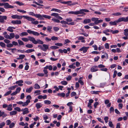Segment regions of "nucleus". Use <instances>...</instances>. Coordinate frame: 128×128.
<instances>
[{"mask_svg": "<svg viewBox=\"0 0 128 128\" xmlns=\"http://www.w3.org/2000/svg\"><path fill=\"white\" fill-rule=\"evenodd\" d=\"M47 98V96L45 95L44 96L40 95L38 97V98L39 99L43 98V99H45Z\"/></svg>", "mask_w": 128, "mask_h": 128, "instance_id": "nucleus-20", "label": "nucleus"}, {"mask_svg": "<svg viewBox=\"0 0 128 128\" xmlns=\"http://www.w3.org/2000/svg\"><path fill=\"white\" fill-rule=\"evenodd\" d=\"M27 31L29 34H32L33 35L36 36H38L40 35V34L38 32L30 30H28Z\"/></svg>", "mask_w": 128, "mask_h": 128, "instance_id": "nucleus-6", "label": "nucleus"}, {"mask_svg": "<svg viewBox=\"0 0 128 128\" xmlns=\"http://www.w3.org/2000/svg\"><path fill=\"white\" fill-rule=\"evenodd\" d=\"M34 49H30L25 51V52L27 53H30L34 52Z\"/></svg>", "mask_w": 128, "mask_h": 128, "instance_id": "nucleus-29", "label": "nucleus"}, {"mask_svg": "<svg viewBox=\"0 0 128 128\" xmlns=\"http://www.w3.org/2000/svg\"><path fill=\"white\" fill-rule=\"evenodd\" d=\"M119 22L123 21L124 22H128V16L126 17H122L118 19Z\"/></svg>", "mask_w": 128, "mask_h": 128, "instance_id": "nucleus-7", "label": "nucleus"}, {"mask_svg": "<svg viewBox=\"0 0 128 128\" xmlns=\"http://www.w3.org/2000/svg\"><path fill=\"white\" fill-rule=\"evenodd\" d=\"M15 2L16 4H17L20 6L24 4L22 3V2H20L19 1H16Z\"/></svg>", "mask_w": 128, "mask_h": 128, "instance_id": "nucleus-42", "label": "nucleus"}, {"mask_svg": "<svg viewBox=\"0 0 128 128\" xmlns=\"http://www.w3.org/2000/svg\"><path fill=\"white\" fill-rule=\"evenodd\" d=\"M108 124L110 128H113V127L114 128V126L113 125V124H112V122H109Z\"/></svg>", "mask_w": 128, "mask_h": 128, "instance_id": "nucleus-45", "label": "nucleus"}, {"mask_svg": "<svg viewBox=\"0 0 128 128\" xmlns=\"http://www.w3.org/2000/svg\"><path fill=\"white\" fill-rule=\"evenodd\" d=\"M6 124L7 125H9L11 123V121L10 120H7L6 122Z\"/></svg>", "mask_w": 128, "mask_h": 128, "instance_id": "nucleus-62", "label": "nucleus"}, {"mask_svg": "<svg viewBox=\"0 0 128 128\" xmlns=\"http://www.w3.org/2000/svg\"><path fill=\"white\" fill-rule=\"evenodd\" d=\"M117 73V72L116 70H115L114 71L113 76V78H115L116 77Z\"/></svg>", "mask_w": 128, "mask_h": 128, "instance_id": "nucleus-59", "label": "nucleus"}, {"mask_svg": "<svg viewBox=\"0 0 128 128\" xmlns=\"http://www.w3.org/2000/svg\"><path fill=\"white\" fill-rule=\"evenodd\" d=\"M53 29L55 32H56L59 30V28L57 27H54Z\"/></svg>", "mask_w": 128, "mask_h": 128, "instance_id": "nucleus-63", "label": "nucleus"}, {"mask_svg": "<svg viewBox=\"0 0 128 128\" xmlns=\"http://www.w3.org/2000/svg\"><path fill=\"white\" fill-rule=\"evenodd\" d=\"M45 69H48L50 70H51L52 69V67L51 65L49 66H47L45 67Z\"/></svg>", "mask_w": 128, "mask_h": 128, "instance_id": "nucleus-28", "label": "nucleus"}, {"mask_svg": "<svg viewBox=\"0 0 128 128\" xmlns=\"http://www.w3.org/2000/svg\"><path fill=\"white\" fill-rule=\"evenodd\" d=\"M98 18H91V20L92 21H94L96 24H97L103 22L102 20H98Z\"/></svg>", "mask_w": 128, "mask_h": 128, "instance_id": "nucleus-3", "label": "nucleus"}, {"mask_svg": "<svg viewBox=\"0 0 128 128\" xmlns=\"http://www.w3.org/2000/svg\"><path fill=\"white\" fill-rule=\"evenodd\" d=\"M30 100H27L26 102H23L22 106H27L29 103L30 102Z\"/></svg>", "mask_w": 128, "mask_h": 128, "instance_id": "nucleus-21", "label": "nucleus"}, {"mask_svg": "<svg viewBox=\"0 0 128 128\" xmlns=\"http://www.w3.org/2000/svg\"><path fill=\"white\" fill-rule=\"evenodd\" d=\"M42 106V104L41 103L38 102L36 104V106L37 109H38L41 108Z\"/></svg>", "mask_w": 128, "mask_h": 128, "instance_id": "nucleus-19", "label": "nucleus"}, {"mask_svg": "<svg viewBox=\"0 0 128 128\" xmlns=\"http://www.w3.org/2000/svg\"><path fill=\"white\" fill-rule=\"evenodd\" d=\"M110 113H112V112H114V110L113 107H111L110 108Z\"/></svg>", "mask_w": 128, "mask_h": 128, "instance_id": "nucleus-47", "label": "nucleus"}, {"mask_svg": "<svg viewBox=\"0 0 128 128\" xmlns=\"http://www.w3.org/2000/svg\"><path fill=\"white\" fill-rule=\"evenodd\" d=\"M98 67L96 66L92 67L91 68V71L92 72H94L98 71Z\"/></svg>", "mask_w": 128, "mask_h": 128, "instance_id": "nucleus-13", "label": "nucleus"}, {"mask_svg": "<svg viewBox=\"0 0 128 128\" xmlns=\"http://www.w3.org/2000/svg\"><path fill=\"white\" fill-rule=\"evenodd\" d=\"M12 92V91L11 90H9L7 92H6L5 94H4V96H7L9 94H10Z\"/></svg>", "mask_w": 128, "mask_h": 128, "instance_id": "nucleus-48", "label": "nucleus"}, {"mask_svg": "<svg viewBox=\"0 0 128 128\" xmlns=\"http://www.w3.org/2000/svg\"><path fill=\"white\" fill-rule=\"evenodd\" d=\"M45 67L44 68V69L43 70V72L44 74H46L45 76L46 77H48V75L47 74L48 73V72L46 70L47 69H45Z\"/></svg>", "mask_w": 128, "mask_h": 128, "instance_id": "nucleus-25", "label": "nucleus"}, {"mask_svg": "<svg viewBox=\"0 0 128 128\" xmlns=\"http://www.w3.org/2000/svg\"><path fill=\"white\" fill-rule=\"evenodd\" d=\"M65 94L64 93L62 92V93H58L57 94L58 96L62 97H64L65 96Z\"/></svg>", "mask_w": 128, "mask_h": 128, "instance_id": "nucleus-23", "label": "nucleus"}, {"mask_svg": "<svg viewBox=\"0 0 128 128\" xmlns=\"http://www.w3.org/2000/svg\"><path fill=\"white\" fill-rule=\"evenodd\" d=\"M21 88L20 87H18L16 88V91H15L17 93H19L20 90H21Z\"/></svg>", "mask_w": 128, "mask_h": 128, "instance_id": "nucleus-50", "label": "nucleus"}, {"mask_svg": "<svg viewBox=\"0 0 128 128\" xmlns=\"http://www.w3.org/2000/svg\"><path fill=\"white\" fill-rule=\"evenodd\" d=\"M33 37L29 36L28 37V38H22V40L24 41L25 42H28L29 40H30V41L32 42V40H33Z\"/></svg>", "mask_w": 128, "mask_h": 128, "instance_id": "nucleus-8", "label": "nucleus"}, {"mask_svg": "<svg viewBox=\"0 0 128 128\" xmlns=\"http://www.w3.org/2000/svg\"><path fill=\"white\" fill-rule=\"evenodd\" d=\"M15 125V124L14 122H12L9 125L10 128H12Z\"/></svg>", "mask_w": 128, "mask_h": 128, "instance_id": "nucleus-51", "label": "nucleus"}, {"mask_svg": "<svg viewBox=\"0 0 128 128\" xmlns=\"http://www.w3.org/2000/svg\"><path fill=\"white\" fill-rule=\"evenodd\" d=\"M51 11H54L55 12H58L60 13L61 12V11L59 10L54 8H52L51 10Z\"/></svg>", "mask_w": 128, "mask_h": 128, "instance_id": "nucleus-36", "label": "nucleus"}, {"mask_svg": "<svg viewBox=\"0 0 128 128\" xmlns=\"http://www.w3.org/2000/svg\"><path fill=\"white\" fill-rule=\"evenodd\" d=\"M0 45L3 48H5L6 47V44L2 42H0Z\"/></svg>", "mask_w": 128, "mask_h": 128, "instance_id": "nucleus-44", "label": "nucleus"}, {"mask_svg": "<svg viewBox=\"0 0 128 128\" xmlns=\"http://www.w3.org/2000/svg\"><path fill=\"white\" fill-rule=\"evenodd\" d=\"M12 105L11 104H10L8 106L7 110L9 111H11L12 110Z\"/></svg>", "mask_w": 128, "mask_h": 128, "instance_id": "nucleus-30", "label": "nucleus"}, {"mask_svg": "<svg viewBox=\"0 0 128 128\" xmlns=\"http://www.w3.org/2000/svg\"><path fill=\"white\" fill-rule=\"evenodd\" d=\"M34 88L36 89H39L40 88V86L38 84H36L34 85Z\"/></svg>", "mask_w": 128, "mask_h": 128, "instance_id": "nucleus-38", "label": "nucleus"}, {"mask_svg": "<svg viewBox=\"0 0 128 128\" xmlns=\"http://www.w3.org/2000/svg\"><path fill=\"white\" fill-rule=\"evenodd\" d=\"M52 26H48L47 27V32L49 33L52 32Z\"/></svg>", "mask_w": 128, "mask_h": 128, "instance_id": "nucleus-17", "label": "nucleus"}, {"mask_svg": "<svg viewBox=\"0 0 128 128\" xmlns=\"http://www.w3.org/2000/svg\"><path fill=\"white\" fill-rule=\"evenodd\" d=\"M91 19H86L84 20L83 22V23L84 24L90 23L91 22Z\"/></svg>", "mask_w": 128, "mask_h": 128, "instance_id": "nucleus-18", "label": "nucleus"}, {"mask_svg": "<svg viewBox=\"0 0 128 128\" xmlns=\"http://www.w3.org/2000/svg\"><path fill=\"white\" fill-rule=\"evenodd\" d=\"M104 120L106 123H107L108 121V116H105L104 118Z\"/></svg>", "mask_w": 128, "mask_h": 128, "instance_id": "nucleus-54", "label": "nucleus"}, {"mask_svg": "<svg viewBox=\"0 0 128 128\" xmlns=\"http://www.w3.org/2000/svg\"><path fill=\"white\" fill-rule=\"evenodd\" d=\"M66 20L68 22H71L72 21V19L71 18H67Z\"/></svg>", "mask_w": 128, "mask_h": 128, "instance_id": "nucleus-52", "label": "nucleus"}, {"mask_svg": "<svg viewBox=\"0 0 128 128\" xmlns=\"http://www.w3.org/2000/svg\"><path fill=\"white\" fill-rule=\"evenodd\" d=\"M16 24H20L21 23V21L20 20H16Z\"/></svg>", "mask_w": 128, "mask_h": 128, "instance_id": "nucleus-64", "label": "nucleus"}, {"mask_svg": "<svg viewBox=\"0 0 128 128\" xmlns=\"http://www.w3.org/2000/svg\"><path fill=\"white\" fill-rule=\"evenodd\" d=\"M51 15L52 16H54L55 17H56V18L60 20L62 19V17L58 16V13H54L51 14Z\"/></svg>", "mask_w": 128, "mask_h": 128, "instance_id": "nucleus-11", "label": "nucleus"}, {"mask_svg": "<svg viewBox=\"0 0 128 128\" xmlns=\"http://www.w3.org/2000/svg\"><path fill=\"white\" fill-rule=\"evenodd\" d=\"M32 89L33 87L32 86H31L29 88H27L26 90V92L30 93L31 92Z\"/></svg>", "mask_w": 128, "mask_h": 128, "instance_id": "nucleus-24", "label": "nucleus"}, {"mask_svg": "<svg viewBox=\"0 0 128 128\" xmlns=\"http://www.w3.org/2000/svg\"><path fill=\"white\" fill-rule=\"evenodd\" d=\"M119 22L118 19L117 20H116L114 22H109L110 24L111 25H116L117 24V23Z\"/></svg>", "mask_w": 128, "mask_h": 128, "instance_id": "nucleus-15", "label": "nucleus"}, {"mask_svg": "<svg viewBox=\"0 0 128 128\" xmlns=\"http://www.w3.org/2000/svg\"><path fill=\"white\" fill-rule=\"evenodd\" d=\"M4 7L6 8H14L13 6L10 5L8 3H4Z\"/></svg>", "mask_w": 128, "mask_h": 128, "instance_id": "nucleus-10", "label": "nucleus"}, {"mask_svg": "<svg viewBox=\"0 0 128 128\" xmlns=\"http://www.w3.org/2000/svg\"><path fill=\"white\" fill-rule=\"evenodd\" d=\"M12 44H13V45H14V46H16L18 45V43L16 42L13 41L12 42Z\"/></svg>", "mask_w": 128, "mask_h": 128, "instance_id": "nucleus-53", "label": "nucleus"}, {"mask_svg": "<svg viewBox=\"0 0 128 128\" xmlns=\"http://www.w3.org/2000/svg\"><path fill=\"white\" fill-rule=\"evenodd\" d=\"M89 12V10L86 9H80L79 10L77 11V14L78 15L79 14H82L83 15H85L86 14L84 12Z\"/></svg>", "mask_w": 128, "mask_h": 128, "instance_id": "nucleus-4", "label": "nucleus"}, {"mask_svg": "<svg viewBox=\"0 0 128 128\" xmlns=\"http://www.w3.org/2000/svg\"><path fill=\"white\" fill-rule=\"evenodd\" d=\"M10 40L14 38L15 36V34L14 33H10Z\"/></svg>", "mask_w": 128, "mask_h": 128, "instance_id": "nucleus-35", "label": "nucleus"}, {"mask_svg": "<svg viewBox=\"0 0 128 128\" xmlns=\"http://www.w3.org/2000/svg\"><path fill=\"white\" fill-rule=\"evenodd\" d=\"M68 14H73L78 15L77 11H70L68 12Z\"/></svg>", "mask_w": 128, "mask_h": 128, "instance_id": "nucleus-33", "label": "nucleus"}, {"mask_svg": "<svg viewBox=\"0 0 128 128\" xmlns=\"http://www.w3.org/2000/svg\"><path fill=\"white\" fill-rule=\"evenodd\" d=\"M18 42L20 46H22L24 44L23 42L20 40H18Z\"/></svg>", "mask_w": 128, "mask_h": 128, "instance_id": "nucleus-40", "label": "nucleus"}, {"mask_svg": "<svg viewBox=\"0 0 128 128\" xmlns=\"http://www.w3.org/2000/svg\"><path fill=\"white\" fill-rule=\"evenodd\" d=\"M61 83L62 84L64 85H66L68 84V82L66 81H62Z\"/></svg>", "mask_w": 128, "mask_h": 128, "instance_id": "nucleus-46", "label": "nucleus"}, {"mask_svg": "<svg viewBox=\"0 0 128 128\" xmlns=\"http://www.w3.org/2000/svg\"><path fill=\"white\" fill-rule=\"evenodd\" d=\"M44 103L45 104H50L51 103V102L49 100H46L44 101Z\"/></svg>", "mask_w": 128, "mask_h": 128, "instance_id": "nucleus-37", "label": "nucleus"}, {"mask_svg": "<svg viewBox=\"0 0 128 128\" xmlns=\"http://www.w3.org/2000/svg\"><path fill=\"white\" fill-rule=\"evenodd\" d=\"M6 16L0 15V22L4 23V20L7 19Z\"/></svg>", "mask_w": 128, "mask_h": 128, "instance_id": "nucleus-9", "label": "nucleus"}, {"mask_svg": "<svg viewBox=\"0 0 128 128\" xmlns=\"http://www.w3.org/2000/svg\"><path fill=\"white\" fill-rule=\"evenodd\" d=\"M106 58V59H107L108 58V56L107 53L105 52L104 55H102L101 56L102 58Z\"/></svg>", "mask_w": 128, "mask_h": 128, "instance_id": "nucleus-22", "label": "nucleus"}, {"mask_svg": "<svg viewBox=\"0 0 128 128\" xmlns=\"http://www.w3.org/2000/svg\"><path fill=\"white\" fill-rule=\"evenodd\" d=\"M17 114V112L16 111H13L10 112V116L15 115Z\"/></svg>", "mask_w": 128, "mask_h": 128, "instance_id": "nucleus-32", "label": "nucleus"}, {"mask_svg": "<svg viewBox=\"0 0 128 128\" xmlns=\"http://www.w3.org/2000/svg\"><path fill=\"white\" fill-rule=\"evenodd\" d=\"M28 13L29 15L34 16L41 20H44V18L49 19L51 18L50 16H48L46 15L43 14L42 15L40 14H35L33 12H30Z\"/></svg>", "mask_w": 128, "mask_h": 128, "instance_id": "nucleus-1", "label": "nucleus"}, {"mask_svg": "<svg viewBox=\"0 0 128 128\" xmlns=\"http://www.w3.org/2000/svg\"><path fill=\"white\" fill-rule=\"evenodd\" d=\"M7 116V114L4 113V112H1L0 114V117L2 116L3 117H5Z\"/></svg>", "mask_w": 128, "mask_h": 128, "instance_id": "nucleus-27", "label": "nucleus"}, {"mask_svg": "<svg viewBox=\"0 0 128 128\" xmlns=\"http://www.w3.org/2000/svg\"><path fill=\"white\" fill-rule=\"evenodd\" d=\"M88 48H80L79 50L80 51H82L83 53L86 52L88 50Z\"/></svg>", "mask_w": 128, "mask_h": 128, "instance_id": "nucleus-31", "label": "nucleus"}, {"mask_svg": "<svg viewBox=\"0 0 128 128\" xmlns=\"http://www.w3.org/2000/svg\"><path fill=\"white\" fill-rule=\"evenodd\" d=\"M7 30L10 32H12L14 31V30L12 28V26L8 27V28L7 29Z\"/></svg>", "mask_w": 128, "mask_h": 128, "instance_id": "nucleus-34", "label": "nucleus"}, {"mask_svg": "<svg viewBox=\"0 0 128 128\" xmlns=\"http://www.w3.org/2000/svg\"><path fill=\"white\" fill-rule=\"evenodd\" d=\"M23 83V80H20L16 81L15 83L16 84H18V86H21L23 85V84H22Z\"/></svg>", "mask_w": 128, "mask_h": 128, "instance_id": "nucleus-14", "label": "nucleus"}, {"mask_svg": "<svg viewBox=\"0 0 128 128\" xmlns=\"http://www.w3.org/2000/svg\"><path fill=\"white\" fill-rule=\"evenodd\" d=\"M52 20L54 22L56 23H59L60 22V21L59 20L54 18H53L52 19Z\"/></svg>", "mask_w": 128, "mask_h": 128, "instance_id": "nucleus-41", "label": "nucleus"}, {"mask_svg": "<svg viewBox=\"0 0 128 128\" xmlns=\"http://www.w3.org/2000/svg\"><path fill=\"white\" fill-rule=\"evenodd\" d=\"M28 110V108H25L24 109L22 110V111H23V114L24 115L28 114L29 112Z\"/></svg>", "mask_w": 128, "mask_h": 128, "instance_id": "nucleus-16", "label": "nucleus"}, {"mask_svg": "<svg viewBox=\"0 0 128 128\" xmlns=\"http://www.w3.org/2000/svg\"><path fill=\"white\" fill-rule=\"evenodd\" d=\"M60 23H61L62 24H68V22H66L64 21V20H62L60 22Z\"/></svg>", "mask_w": 128, "mask_h": 128, "instance_id": "nucleus-58", "label": "nucleus"}, {"mask_svg": "<svg viewBox=\"0 0 128 128\" xmlns=\"http://www.w3.org/2000/svg\"><path fill=\"white\" fill-rule=\"evenodd\" d=\"M67 50L64 49L62 50L61 49L59 50L58 51L61 53H62L64 52V53H66L67 52V51H69L70 50V48H67Z\"/></svg>", "mask_w": 128, "mask_h": 128, "instance_id": "nucleus-12", "label": "nucleus"}, {"mask_svg": "<svg viewBox=\"0 0 128 128\" xmlns=\"http://www.w3.org/2000/svg\"><path fill=\"white\" fill-rule=\"evenodd\" d=\"M23 17L29 21L31 22L34 21L35 20V19L31 17H28L27 16H19L17 15L16 19H21Z\"/></svg>", "mask_w": 128, "mask_h": 128, "instance_id": "nucleus-2", "label": "nucleus"}, {"mask_svg": "<svg viewBox=\"0 0 128 128\" xmlns=\"http://www.w3.org/2000/svg\"><path fill=\"white\" fill-rule=\"evenodd\" d=\"M28 35V34L26 32H22L20 34V36L22 37L24 36H27Z\"/></svg>", "mask_w": 128, "mask_h": 128, "instance_id": "nucleus-26", "label": "nucleus"}, {"mask_svg": "<svg viewBox=\"0 0 128 128\" xmlns=\"http://www.w3.org/2000/svg\"><path fill=\"white\" fill-rule=\"evenodd\" d=\"M33 40H32V43L34 44H43L44 42L43 41L40 40H36L35 38L33 37Z\"/></svg>", "mask_w": 128, "mask_h": 128, "instance_id": "nucleus-5", "label": "nucleus"}, {"mask_svg": "<svg viewBox=\"0 0 128 128\" xmlns=\"http://www.w3.org/2000/svg\"><path fill=\"white\" fill-rule=\"evenodd\" d=\"M6 46L8 48H11L12 47L13 44H7L6 45Z\"/></svg>", "mask_w": 128, "mask_h": 128, "instance_id": "nucleus-55", "label": "nucleus"}, {"mask_svg": "<svg viewBox=\"0 0 128 128\" xmlns=\"http://www.w3.org/2000/svg\"><path fill=\"white\" fill-rule=\"evenodd\" d=\"M76 95V93L74 92H72L71 94V96L72 97L73 96Z\"/></svg>", "mask_w": 128, "mask_h": 128, "instance_id": "nucleus-60", "label": "nucleus"}, {"mask_svg": "<svg viewBox=\"0 0 128 128\" xmlns=\"http://www.w3.org/2000/svg\"><path fill=\"white\" fill-rule=\"evenodd\" d=\"M40 90H37L35 91L34 92V93L35 94H40Z\"/></svg>", "mask_w": 128, "mask_h": 128, "instance_id": "nucleus-57", "label": "nucleus"}, {"mask_svg": "<svg viewBox=\"0 0 128 128\" xmlns=\"http://www.w3.org/2000/svg\"><path fill=\"white\" fill-rule=\"evenodd\" d=\"M17 10L18 11L20 12H21L25 13L26 12V11L23 10H20V9H18Z\"/></svg>", "mask_w": 128, "mask_h": 128, "instance_id": "nucleus-56", "label": "nucleus"}, {"mask_svg": "<svg viewBox=\"0 0 128 128\" xmlns=\"http://www.w3.org/2000/svg\"><path fill=\"white\" fill-rule=\"evenodd\" d=\"M4 41L5 43L6 44H8L10 42V41L9 40L6 39H4Z\"/></svg>", "mask_w": 128, "mask_h": 128, "instance_id": "nucleus-61", "label": "nucleus"}, {"mask_svg": "<svg viewBox=\"0 0 128 128\" xmlns=\"http://www.w3.org/2000/svg\"><path fill=\"white\" fill-rule=\"evenodd\" d=\"M121 14L119 12L113 13L112 15L115 16H119L121 15Z\"/></svg>", "mask_w": 128, "mask_h": 128, "instance_id": "nucleus-43", "label": "nucleus"}, {"mask_svg": "<svg viewBox=\"0 0 128 128\" xmlns=\"http://www.w3.org/2000/svg\"><path fill=\"white\" fill-rule=\"evenodd\" d=\"M26 47L29 48H31L33 47V46L32 44H27L26 46Z\"/></svg>", "mask_w": 128, "mask_h": 128, "instance_id": "nucleus-49", "label": "nucleus"}, {"mask_svg": "<svg viewBox=\"0 0 128 128\" xmlns=\"http://www.w3.org/2000/svg\"><path fill=\"white\" fill-rule=\"evenodd\" d=\"M58 39V38L54 36H53L51 37V40H56Z\"/></svg>", "mask_w": 128, "mask_h": 128, "instance_id": "nucleus-39", "label": "nucleus"}]
</instances>
